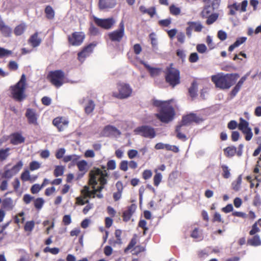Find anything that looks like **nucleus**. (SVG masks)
<instances>
[{
  "instance_id": "1",
  "label": "nucleus",
  "mask_w": 261,
  "mask_h": 261,
  "mask_svg": "<svg viewBox=\"0 0 261 261\" xmlns=\"http://www.w3.org/2000/svg\"><path fill=\"white\" fill-rule=\"evenodd\" d=\"M172 100L161 101L153 99L152 105L155 107L159 108V113L155 116L162 122L169 123L171 121L175 115L173 107L170 105Z\"/></svg>"
},
{
  "instance_id": "2",
  "label": "nucleus",
  "mask_w": 261,
  "mask_h": 261,
  "mask_svg": "<svg viewBox=\"0 0 261 261\" xmlns=\"http://www.w3.org/2000/svg\"><path fill=\"white\" fill-rule=\"evenodd\" d=\"M239 75L237 73H218L212 75L211 80L217 88L221 89H228L237 82Z\"/></svg>"
},
{
  "instance_id": "3",
  "label": "nucleus",
  "mask_w": 261,
  "mask_h": 261,
  "mask_svg": "<svg viewBox=\"0 0 261 261\" xmlns=\"http://www.w3.org/2000/svg\"><path fill=\"white\" fill-rule=\"evenodd\" d=\"M26 80L25 74H22L19 81L16 84L10 86L9 90L11 96L15 101L21 102L26 98Z\"/></svg>"
},
{
  "instance_id": "4",
  "label": "nucleus",
  "mask_w": 261,
  "mask_h": 261,
  "mask_svg": "<svg viewBox=\"0 0 261 261\" xmlns=\"http://www.w3.org/2000/svg\"><path fill=\"white\" fill-rule=\"evenodd\" d=\"M171 63L165 70V81L172 87L178 85L180 82V72L178 69L173 67Z\"/></svg>"
},
{
  "instance_id": "5",
  "label": "nucleus",
  "mask_w": 261,
  "mask_h": 261,
  "mask_svg": "<svg viewBox=\"0 0 261 261\" xmlns=\"http://www.w3.org/2000/svg\"><path fill=\"white\" fill-rule=\"evenodd\" d=\"M47 80L56 88H59L64 83L65 73L62 70L49 71L47 75Z\"/></svg>"
},
{
  "instance_id": "6",
  "label": "nucleus",
  "mask_w": 261,
  "mask_h": 261,
  "mask_svg": "<svg viewBox=\"0 0 261 261\" xmlns=\"http://www.w3.org/2000/svg\"><path fill=\"white\" fill-rule=\"evenodd\" d=\"M118 92H113L112 96L118 99H125L130 96L133 90L130 85L124 83H119L117 84Z\"/></svg>"
},
{
  "instance_id": "7",
  "label": "nucleus",
  "mask_w": 261,
  "mask_h": 261,
  "mask_svg": "<svg viewBox=\"0 0 261 261\" xmlns=\"http://www.w3.org/2000/svg\"><path fill=\"white\" fill-rule=\"evenodd\" d=\"M125 35V27L123 21L119 24L118 29L111 32L108 34L109 39L113 42H120Z\"/></svg>"
},
{
  "instance_id": "8",
  "label": "nucleus",
  "mask_w": 261,
  "mask_h": 261,
  "mask_svg": "<svg viewBox=\"0 0 261 261\" xmlns=\"http://www.w3.org/2000/svg\"><path fill=\"white\" fill-rule=\"evenodd\" d=\"M136 134L146 138L152 139L156 136L155 129L149 125H142L135 129Z\"/></svg>"
},
{
  "instance_id": "9",
  "label": "nucleus",
  "mask_w": 261,
  "mask_h": 261,
  "mask_svg": "<svg viewBox=\"0 0 261 261\" xmlns=\"http://www.w3.org/2000/svg\"><path fill=\"white\" fill-rule=\"evenodd\" d=\"M238 128L245 135L246 141H250L252 139L253 133L251 128L249 127V122L242 117L239 119Z\"/></svg>"
},
{
  "instance_id": "10",
  "label": "nucleus",
  "mask_w": 261,
  "mask_h": 261,
  "mask_svg": "<svg viewBox=\"0 0 261 261\" xmlns=\"http://www.w3.org/2000/svg\"><path fill=\"white\" fill-rule=\"evenodd\" d=\"M93 19L97 26L106 30L111 29L115 23V20L113 17L99 18L94 17Z\"/></svg>"
},
{
  "instance_id": "11",
  "label": "nucleus",
  "mask_w": 261,
  "mask_h": 261,
  "mask_svg": "<svg viewBox=\"0 0 261 261\" xmlns=\"http://www.w3.org/2000/svg\"><path fill=\"white\" fill-rule=\"evenodd\" d=\"M85 38V35L82 32H74L68 36V41L72 46L81 45Z\"/></svg>"
},
{
  "instance_id": "12",
  "label": "nucleus",
  "mask_w": 261,
  "mask_h": 261,
  "mask_svg": "<svg viewBox=\"0 0 261 261\" xmlns=\"http://www.w3.org/2000/svg\"><path fill=\"white\" fill-rule=\"evenodd\" d=\"M203 119L197 116L196 114L191 113L187 115L183 116L181 120L182 125H188L192 123H199L203 121Z\"/></svg>"
},
{
  "instance_id": "13",
  "label": "nucleus",
  "mask_w": 261,
  "mask_h": 261,
  "mask_svg": "<svg viewBox=\"0 0 261 261\" xmlns=\"http://www.w3.org/2000/svg\"><path fill=\"white\" fill-rule=\"evenodd\" d=\"M25 116L28 119L29 124H32L35 126L39 125L38 119L39 115L36 113L35 109L28 108L26 110Z\"/></svg>"
},
{
  "instance_id": "14",
  "label": "nucleus",
  "mask_w": 261,
  "mask_h": 261,
  "mask_svg": "<svg viewBox=\"0 0 261 261\" xmlns=\"http://www.w3.org/2000/svg\"><path fill=\"white\" fill-rule=\"evenodd\" d=\"M188 25L186 29V34L189 38L192 36V31L194 30L196 32H200L203 28L202 25L200 22L189 21L187 22Z\"/></svg>"
},
{
  "instance_id": "15",
  "label": "nucleus",
  "mask_w": 261,
  "mask_h": 261,
  "mask_svg": "<svg viewBox=\"0 0 261 261\" xmlns=\"http://www.w3.org/2000/svg\"><path fill=\"white\" fill-rule=\"evenodd\" d=\"M68 123V121L62 117H56L53 121V124L60 132L64 130L67 127Z\"/></svg>"
},
{
  "instance_id": "16",
  "label": "nucleus",
  "mask_w": 261,
  "mask_h": 261,
  "mask_svg": "<svg viewBox=\"0 0 261 261\" xmlns=\"http://www.w3.org/2000/svg\"><path fill=\"white\" fill-rule=\"evenodd\" d=\"M136 209V205L135 204H132L127 206L126 210H124L122 213L123 221L124 222L129 221Z\"/></svg>"
},
{
  "instance_id": "17",
  "label": "nucleus",
  "mask_w": 261,
  "mask_h": 261,
  "mask_svg": "<svg viewBox=\"0 0 261 261\" xmlns=\"http://www.w3.org/2000/svg\"><path fill=\"white\" fill-rule=\"evenodd\" d=\"M101 173L102 170L99 168L91 170L89 173V184L93 186L97 185V180H98V178L100 177L99 175H100Z\"/></svg>"
},
{
  "instance_id": "18",
  "label": "nucleus",
  "mask_w": 261,
  "mask_h": 261,
  "mask_svg": "<svg viewBox=\"0 0 261 261\" xmlns=\"http://www.w3.org/2000/svg\"><path fill=\"white\" fill-rule=\"evenodd\" d=\"M116 4V0H99L98 5L100 10H103L114 8Z\"/></svg>"
},
{
  "instance_id": "19",
  "label": "nucleus",
  "mask_w": 261,
  "mask_h": 261,
  "mask_svg": "<svg viewBox=\"0 0 261 261\" xmlns=\"http://www.w3.org/2000/svg\"><path fill=\"white\" fill-rule=\"evenodd\" d=\"M0 32L3 36L10 37L12 33V29L2 19L0 20Z\"/></svg>"
},
{
  "instance_id": "20",
  "label": "nucleus",
  "mask_w": 261,
  "mask_h": 261,
  "mask_svg": "<svg viewBox=\"0 0 261 261\" xmlns=\"http://www.w3.org/2000/svg\"><path fill=\"white\" fill-rule=\"evenodd\" d=\"M25 138L19 133H15L11 135L10 143L13 145H18L24 142Z\"/></svg>"
},
{
  "instance_id": "21",
  "label": "nucleus",
  "mask_w": 261,
  "mask_h": 261,
  "mask_svg": "<svg viewBox=\"0 0 261 261\" xmlns=\"http://www.w3.org/2000/svg\"><path fill=\"white\" fill-rule=\"evenodd\" d=\"M42 41L40 38L38 37V33L35 32L31 35L28 40V42L33 47H36L40 45Z\"/></svg>"
},
{
  "instance_id": "22",
  "label": "nucleus",
  "mask_w": 261,
  "mask_h": 261,
  "mask_svg": "<svg viewBox=\"0 0 261 261\" xmlns=\"http://www.w3.org/2000/svg\"><path fill=\"white\" fill-rule=\"evenodd\" d=\"M144 67L148 70L150 75L152 77L157 76L160 74L161 72V69L159 68H154L152 67L148 64H146L143 61H141V62Z\"/></svg>"
},
{
  "instance_id": "23",
  "label": "nucleus",
  "mask_w": 261,
  "mask_h": 261,
  "mask_svg": "<svg viewBox=\"0 0 261 261\" xmlns=\"http://www.w3.org/2000/svg\"><path fill=\"white\" fill-rule=\"evenodd\" d=\"M139 10L142 14H147L151 18L153 17L156 13V9L154 7L147 9L145 6H141L139 7Z\"/></svg>"
},
{
  "instance_id": "24",
  "label": "nucleus",
  "mask_w": 261,
  "mask_h": 261,
  "mask_svg": "<svg viewBox=\"0 0 261 261\" xmlns=\"http://www.w3.org/2000/svg\"><path fill=\"white\" fill-rule=\"evenodd\" d=\"M81 194L84 196V197L86 198H95V191L94 189L92 191L89 190V188L88 186H85L84 189L81 190Z\"/></svg>"
},
{
  "instance_id": "25",
  "label": "nucleus",
  "mask_w": 261,
  "mask_h": 261,
  "mask_svg": "<svg viewBox=\"0 0 261 261\" xmlns=\"http://www.w3.org/2000/svg\"><path fill=\"white\" fill-rule=\"evenodd\" d=\"M224 154L227 158L233 156L237 152V148L234 146H228L224 149Z\"/></svg>"
},
{
  "instance_id": "26",
  "label": "nucleus",
  "mask_w": 261,
  "mask_h": 261,
  "mask_svg": "<svg viewBox=\"0 0 261 261\" xmlns=\"http://www.w3.org/2000/svg\"><path fill=\"white\" fill-rule=\"evenodd\" d=\"M242 181V175H240L236 180L233 181L231 183V188L235 192L239 191L241 188V184Z\"/></svg>"
},
{
  "instance_id": "27",
  "label": "nucleus",
  "mask_w": 261,
  "mask_h": 261,
  "mask_svg": "<svg viewBox=\"0 0 261 261\" xmlns=\"http://www.w3.org/2000/svg\"><path fill=\"white\" fill-rule=\"evenodd\" d=\"M37 176L31 177L30 175V172L28 170H24L21 174L20 178L23 181H30L31 182L35 181L37 178Z\"/></svg>"
},
{
  "instance_id": "28",
  "label": "nucleus",
  "mask_w": 261,
  "mask_h": 261,
  "mask_svg": "<svg viewBox=\"0 0 261 261\" xmlns=\"http://www.w3.org/2000/svg\"><path fill=\"white\" fill-rule=\"evenodd\" d=\"M80 158V156L76 154L68 155L64 157L63 161L65 163L71 161L72 165H75L76 164Z\"/></svg>"
},
{
  "instance_id": "29",
  "label": "nucleus",
  "mask_w": 261,
  "mask_h": 261,
  "mask_svg": "<svg viewBox=\"0 0 261 261\" xmlns=\"http://www.w3.org/2000/svg\"><path fill=\"white\" fill-rule=\"evenodd\" d=\"M197 89L198 84L196 81H194L188 90L189 94L191 97L194 98L197 95Z\"/></svg>"
},
{
  "instance_id": "30",
  "label": "nucleus",
  "mask_w": 261,
  "mask_h": 261,
  "mask_svg": "<svg viewBox=\"0 0 261 261\" xmlns=\"http://www.w3.org/2000/svg\"><path fill=\"white\" fill-rule=\"evenodd\" d=\"M247 244L253 246H257L261 245V240L258 235H255L252 238L247 240Z\"/></svg>"
},
{
  "instance_id": "31",
  "label": "nucleus",
  "mask_w": 261,
  "mask_h": 261,
  "mask_svg": "<svg viewBox=\"0 0 261 261\" xmlns=\"http://www.w3.org/2000/svg\"><path fill=\"white\" fill-rule=\"evenodd\" d=\"M76 166L80 171L82 172V174H85L87 171V162L85 160L79 161L76 163Z\"/></svg>"
},
{
  "instance_id": "32",
  "label": "nucleus",
  "mask_w": 261,
  "mask_h": 261,
  "mask_svg": "<svg viewBox=\"0 0 261 261\" xmlns=\"http://www.w3.org/2000/svg\"><path fill=\"white\" fill-rule=\"evenodd\" d=\"M213 11L210 5H205L200 13V16L202 18H206Z\"/></svg>"
},
{
  "instance_id": "33",
  "label": "nucleus",
  "mask_w": 261,
  "mask_h": 261,
  "mask_svg": "<svg viewBox=\"0 0 261 261\" xmlns=\"http://www.w3.org/2000/svg\"><path fill=\"white\" fill-rule=\"evenodd\" d=\"M247 38L245 37H240L237 39L233 44L229 46L228 51H232L236 47L243 44L246 40Z\"/></svg>"
},
{
  "instance_id": "34",
  "label": "nucleus",
  "mask_w": 261,
  "mask_h": 261,
  "mask_svg": "<svg viewBox=\"0 0 261 261\" xmlns=\"http://www.w3.org/2000/svg\"><path fill=\"white\" fill-rule=\"evenodd\" d=\"M26 25L24 23H21L17 25L14 30V33L16 36L22 35L26 29Z\"/></svg>"
},
{
  "instance_id": "35",
  "label": "nucleus",
  "mask_w": 261,
  "mask_h": 261,
  "mask_svg": "<svg viewBox=\"0 0 261 261\" xmlns=\"http://www.w3.org/2000/svg\"><path fill=\"white\" fill-rule=\"evenodd\" d=\"M155 175L153 176V185L155 187H158L162 179V175L161 173L158 172V170L155 169L154 170Z\"/></svg>"
},
{
  "instance_id": "36",
  "label": "nucleus",
  "mask_w": 261,
  "mask_h": 261,
  "mask_svg": "<svg viewBox=\"0 0 261 261\" xmlns=\"http://www.w3.org/2000/svg\"><path fill=\"white\" fill-rule=\"evenodd\" d=\"M95 105L92 100H89L87 104L85 107V112L87 114H90L94 110Z\"/></svg>"
},
{
  "instance_id": "37",
  "label": "nucleus",
  "mask_w": 261,
  "mask_h": 261,
  "mask_svg": "<svg viewBox=\"0 0 261 261\" xmlns=\"http://www.w3.org/2000/svg\"><path fill=\"white\" fill-rule=\"evenodd\" d=\"M46 16L48 19H53L55 17V12L50 6H47L44 10Z\"/></svg>"
},
{
  "instance_id": "38",
  "label": "nucleus",
  "mask_w": 261,
  "mask_h": 261,
  "mask_svg": "<svg viewBox=\"0 0 261 261\" xmlns=\"http://www.w3.org/2000/svg\"><path fill=\"white\" fill-rule=\"evenodd\" d=\"M170 13L174 16L179 15L181 13L180 8L176 7L175 5L172 4L169 8Z\"/></svg>"
},
{
  "instance_id": "39",
  "label": "nucleus",
  "mask_w": 261,
  "mask_h": 261,
  "mask_svg": "<svg viewBox=\"0 0 261 261\" xmlns=\"http://www.w3.org/2000/svg\"><path fill=\"white\" fill-rule=\"evenodd\" d=\"M219 16V14L218 13H212L211 15H208L207 17H206L207 20H206V23L207 25H211L213 24L214 22H215Z\"/></svg>"
},
{
  "instance_id": "40",
  "label": "nucleus",
  "mask_w": 261,
  "mask_h": 261,
  "mask_svg": "<svg viewBox=\"0 0 261 261\" xmlns=\"http://www.w3.org/2000/svg\"><path fill=\"white\" fill-rule=\"evenodd\" d=\"M182 125H179L176 126L175 132L176 133V137L183 141H185L187 140L186 136L180 132V128Z\"/></svg>"
},
{
  "instance_id": "41",
  "label": "nucleus",
  "mask_w": 261,
  "mask_h": 261,
  "mask_svg": "<svg viewBox=\"0 0 261 261\" xmlns=\"http://www.w3.org/2000/svg\"><path fill=\"white\" fill-rule=\"evenodd\" d=\"M86 197H84L83 195L77 197L75 198V204L78 205H83L85 204H87L89 202V200L88 199H86Z\"/></svg>"
},
{
  "instance_id": "42",
  "label": "nucleus",
  "mask_w": 261,
  "mask_h": 261,
  "mask_svg": "<svg viewBox=\"0 0 261 261\" xmlns=\"http://www.w3.org/2000/svg\"><path fill=\"white\" fill-rule=\"evenodd\" d=\"M10 148H6L5 149H0V161L5 160L9 155Z\"/></svg>"
},
{
  "instance_id": "43",
  "label": "nucleus",
  "mask_w": 261,
  "mask_h": 261,
  "mask_svg": "<svg viewBox=\"0 0 261 261\" xmlns=\"http://www.w3.org/2000/svg\"><path fill=\"white\" fill-rule=\"evenodd\" d=\"M13 201L11 198H6L2 202V206L4 208L11 210L13 207Z\"/></svg>"
},
{
  "instance_id": "44",
  "label": "nucleus",
  "mask_w": 261,
  "mask_h": 261,
  "mask_svg": "<svg viewBox=\"0 0 261 261\" xmlns=\"http://www.w3.org/2000/svg\"><path fill=\"white\" fill-rule=\"evenodd\" d=\"M89 32L91 36H97L100 34V31L98 28L94 26L92 23L90 24L89 28Z\"/></svg>"
},
{
  "instance_id": "45",
  "label": "nucleus",
  "mask_w": 261,
  "mask_h": 261,
  "mask_svg": "<svg viewBox=\"0 0 261 261\" xmlns=\"http://www.w3.org/2000/svg\"><path fill=\"white\" fill-rule=\"evenodd\" d=\"M35 227V222L33 220L27 221L24 226V229L25 231L31 232Z\"/></svg>"
},
{
  "instance_id": "46",
  "label": "nucleus",
  "mask_w": 261,
  "mask_h": 261,
  "mask_svg": "<svg viewBox=\"0 0 261 261\" xmlns=\"http://www.w3.org/2000/svg\"><path fill=\"white\" fill-rule=\"evenodd\" d=\"M228 8L230 9L229 15H235V11H238L240 9V5H238L236 3H233L231 5L228 6Z\"/></svg>"
},
{
  "instance_id": "47",
  "label": "nucleus",
  "mask_w": 261,
  "mask_h": 261,
  "mask_svg": "<svg viewBox=\"0 0 261 261\" xmlns=\"http://www.w3.org/2000/svg\"><path fill=\"white\" fill-rule=\"evenodd\" d=\"M221 168L222 170V176L224 178H228L230 176V169L228 168V166L225 165H222L221 166Z\"/></svg>"
},
{
  "instance_id": "48",
  "label": "nucleus",
  "mask_w": 261,
  "mask_h": 261,
  "mask_svg": "<svg viewBox=\"0 0 261 261\" xmlns=\"http://www.w3.org/2000/svg\"><path fill=\"white\" fill-rule=\"evenodd\" d=\"M64 167L62 166H57L54 171V175L55 177H58L63 174Z\"/></svg>"
},
{
  "instance_id": "49",
  "label": "nucleus",
  "mask_w": 261,
  "mask_h": 261,
  "mask_svg": "<svg viewBox=\"0 0 261 261\" xmlns=\"http://www.w3.org/2000/svg\"><path fill=\"white\" fill-rule=\"evenodd\" d=\"M12 54V51L11 50L0 47V59L8 57Z\"/></svg>"
},
{
  "instance_id": "50",
  "label": "nucleus",
  "mask_w": 261,
  "mask_h": 261,
  "mask_svg": "<svg viewBox=\"0 0 261 261\" xmlns=\"http://www.w3.org/2000/svg\"><path fill=\"white\" fill-rule=\"evenodd\" d=\"M23 166V163L20 161L18 162L16 165L13 166L11 169L13 173L16 175L22 168Z\"/></svg>"
},
{
  "instance_id": "51",
  "label": "nucleus",
  "mask_w": 261,
  "mask_h": 261,
  "mask_svg": "<svg viewBox=\"0 0 261 261\" xmlns=\"http://www.w3.org/2000/svg\"><path fill=\"white\" fill-rule=\"evenodd\" d=\"M44 203L42 198H37L34 200V206L37 210H40Z\"/></svg>"
},
{
  "instance_id": "52",
  "label": "nucleus",
  "mask_w": 261,
  "mask_h": 261,
  "mask_svg": "<svg viewBox=\"0 0 261 261\" xmlns=\"http://www.w3.org/2000/svg\"><path fill=\"white\" fill-rule=\"evenodd\" d=\"M137 243V239L136 237L133 238L127 246L125 248L124 251L125 253H127L130 249L133 248Z\"/></svg>"
},
{
  "instance_id": "53",
  "label": "nucleus",
  "mask_w": 261,
  "mask_h": 261,
  "mask_svg": "<svg viewBox=\"0 0 261 261\" xmlns=\"http://www.w3.org/2000/svg\"><path fill=\"white\" fill-rule=\"evenodd\" d=\"M96 45V44L92 43L85 46L83 48V49L84 50H85L86 54H87V55L89 56L90 54L92 53L93 50L94 48L95 47Z\"/></svg>"
},
{
  "instance_id": "54",
  "label": "nucleus",
  "mask_w": 261,
  "mask_h": 261,
  "mask_svg": "<svg viewBox=\"0 0 261 261\" xmlns=\"http://www.w3.org/2000/svg\"><path fill=\"white\" fill-rule=\"evenodd\" d=\"M171 23V18H168L165 19L160 20L158 22V24L164 27H167Z\"/></svg>"
},
{
  "instance_id": "55",
  "label": "nucleus",
  "mask_w": 261,
  "mask_h": 261,
  "mask_svg": "<svg viewBox=\"0 0 261 261\" xmlns=\"http://www.w3.org/2000/svg\"><path fill=\"white\" fill-rule=\"evenodd\" d=\"M168 151H172L175 153H177L179 151L178 147L175 145H171L168 144H165V148Z\"/></svg>"
},
{
  "instance_id": "56",
  "label": "nucleus",
  "mask_w": 261,
  "mask_h": 261,
  "mask_svg": "<svg viewBox=\"0 0 261 261\" xmlns=\"http://www.w3.org/2000/svg\"><path fill=\"white\" fill-rule=\"evenodd\" d=\"M191 237L194 239H200L201 237V233L199 229L195 228L191 232Z\"/></svg>"
},
{
  "instance_id": "57",
  "label": "nucleus",
  "mask_w": 261,
  "mask_h": 261,
  "mask_svg": "<svg viewBox=\"0 0 261 261\" xmlns=\"http://www.w3.org/2000/svg\"><path fill=\"white\" fill-rule=\"evenodd\" d=\"M109 243L113 247H115L117 245H121L122 244V240L117 239L116 238L110 239L109 241Z\"/></svg>"
},
{
  "instance_id": "58",
  "label": "nucleus",
  "mask_w": 261,
  "mask_h": 261,
  "mask_svg": "<svg viewBox=\"0 0 261 261\" xmlns=\"http://www.w3.org/2000/svg\"><path fill=\"white\" fill-rule=\"evenodd\" d=\"M88 56H89L86 54L85 50L83 49L81 51L78 53L77 59L80 62H83L85 60V58Z\"/></svg>"
},
{
  "instance_id": "59",
  "label": "nucleus",
  "mask_w": 261,
  "mask_h": 261,
  "mask_svg": "<svg viewBox=\"0 0 261 261\" xmlns=\"http://www.w3.org/2000/svg\"><path fill=\"white\" fill-rule=\"evenodd\" d=\"M43 187L39 184H35L33 185L31 188V192L32 194H37Z\"/></svg>"
},
{
  "instance_id": "60",
  "label": "nucleus",
  "mask_w": 261,
  "mask_h": 261,
  "mask_svg": "<svg viewBox=\"0 0 261 261\" xmlns=\"http://www.w3.org/2000/svg\"><path fill=\"white\" fill-rule=\"evenodd\" d=\"M128 162L126 160L122 161L119 164V168L121 170L126 171L128 168Z\"/></svg>"
},
{
  "instance_id": "61",
  "label": "nucleus",
  "mask_w": 261,
  "mask_h": 261,
  "mask_svg": "<svg viewBox=\"0 0 261 261\" xmlns=\"http://www.w3.org/2000/svg\"><path fill=\"white\" fill-rule=\"evenodd\" d=\"M152 173L150 170L146 169L142 172V177L144 179L147 180L151 178Z\"/></svg>"
},
{
  "instance_id": "62",
  "label": "nucleus",
  "mask_w": 261,
  "mask_h": 261,
  "mask_svg": "<svg viewBox=\"0 0 261 261\" xmlns=\"http://www.w3.org/2000/svg\"><path fill=\"white\" fill-rule=\"evenodd\" d=\"M260 231L259 228L257 227V222H255L252 226L251 229L249 231V234L251 236L254 235L256 233Z\"/></svg>"
},
{
  "instance_id": "63",
  "label": "nucleus",
  "mask_w": 261,
  "mask_h": 261,
  "mask_svg": "<svg viewBox=\"0 0 261 261\" xmlns=\"http://www.w3.org/2000/svg\"><path fill=\"white\" fill-rule=\"evenodd\" d=\"M238 125L236 120H231L227 124V128L230 130H233L238 127Z\"/></svg>"
},
{
  "instance_id": "64",
  "label": "nucleus",
  "mask_w": 261,
  "mask_h": 261,
  "mask_svg": "<svg viewBox=\"0 0 261 261\" xmlns=\"http://www.w3.org/2000/svg\"><path fill=\"white\" fill-rule=\"evenodd\" d=\"M40 167V164L37 161H32L30 163V169L31 171L37 170Z\"/></svg>"
}]
</instances>
